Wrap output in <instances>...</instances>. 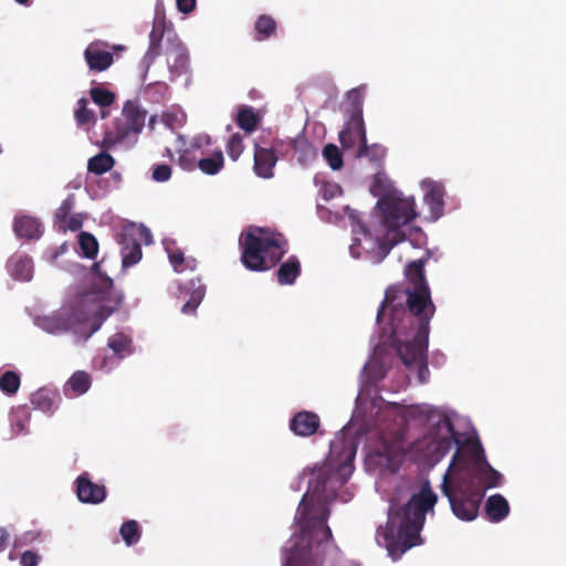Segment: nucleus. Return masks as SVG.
Wrapping results in <instances>:
<instances>
[{
    "mask_svg": "<svg viewBox=\"0 0 566 566\" xmlns=\"http://www.w3.org/2000/svg\"><path fill=\"white\" fill-rule=\"evenodd\" d=\"M301 274V263L295 255L290 256L282 263L276 272L277 282L281 285H290Z\"/></svg>",
    "mask_w": 566,
    "mask_h": 566,
    "instance_id": "nucleus-20",
    "label": "nucleus"
},
{
    "mask_svg": "<svg viewBox=\"0 0 566 566\" xmlns=\"http://www.w3.org/2000/svg\"><path fill=\"white\" fill-rule=\"evenodd\" d=\"M75 484L77 499L82 503L99 504L106 497V488L92 482L86 475H80Z\"/></svg>",
    "mask_w": 566,
    "mask_h": 566,
    "instance_id": "nucleus-10",
    "label": "nucleus"
},
{
    "mask_svg": "<svg viewBox=\"0 0 566 566\" xmlns=\"http://www.w3.org/2000/svg\"><path fill=\"white\" fill-rule=\"evenodd\" d=\"M90 94L93 102L102 107L109 106L115 101L114 93L103 87H93Z\"/></svg>",
    "mask_w": 566,
    "mask_h": 566,
    "instance_id": "nucleus-38",
    "label": "nucleus"
},
{
    "mask_svg": "<svg viewBox=\"0 0 566 566\" xmlns=\"http://www.w3.org/2000/svg\"><path fill=\"white\" fill-rule=\"evenodd\" d=\"M67 384L77 395L85 394L91 387V377L85 371H76L69 379Z\"/></svg>",
    "mask_w": 566,
    "mask_h": 566,
    "instance_id": "nucleus-35",
    "label": "nucleus"
},
{
    "mask_svg": "<svg viewBox=\"0 0 566 566\" xmlns=\"http://www.w3.org/2000/svg\"><path fill=\"white\" fill-rule=\"evenodd\" d=\"M39 560H40V556L36 553H34L32 551H25L21 555L20 563L22 566H38Z\"/></svg>",
    "mask_w": 566,
    "mask_h": 566,
    "instance_id": "nucleus-45",
    "label": "nucleus"
},
{
    "mask_svg": "<svg viewBox=\"0 0 566 566\" xmlns=\"http://www.w3.org/2000/svg\"><path fill=\"white\" fill-rule=\"evenodd\" d=\"M171 177V168L168 165H157L153 169V179L157 182H165Z\"/></svg>",
    "mask_w": 566,
    "mask_h": 566,
    "instance_id": "nucleus-43",
    "label": "nucleus"
},
{
    "mask_svg": "<svg viewBox=\"0 0 566 566\" xmlns=\"http://www.w3.org/2000/svg\"><path fill=\"white\" fill-rule=\"evenodd\" d=\"M237 125L245 133L254 132L260 123V117L251 106H242L238 111Z\"/></svg>",
    "mask_w": 566,
    "mask_h": 566,
    "instance_id": "nucleus-22",
    "label": "nucleus"
},
{
    "mask_svg": "<svg viewBox=\"0 0 566 566\" xmlns=\"http://www.w3.org/2000/svg\"><path fill=\"white\" fill-rule=\"evenodd\" d=\"M226 149L229 157L235 161L244 149L243 137L239 133L233 134L227 143Z\"/></svg>",
    "mask_w": 566,
    "mask_h": 566,
    "instance_id": "nucleus-39",
    "label": "nucleus"
},
{
    "mask_svg": "<svg viewBox=\"0 0 566 566\" xmlns=\"http://www.w3.org/2000/svg\"><path fill=\"white\" fill-rule=\"evenodd\" d=\"M191 285L193 286V291L191 292L190 298L181 307V312L187 315L196 312L206 294V287L203 285L198 284V286H195L193 281H191Z\"/></svg>",
    "mask_w": 566,
    "mask_h": 566,
    "instance_id": "nucleus-34",
    "label": "nucleus"
},
{
    "mask_svg": "<svg viewBox=\"0 0 566 566\" xmlns=\"http://www.w3.org/2000/svg\"><path fill=\"white\" fill-rule=\"evenodd\" d=\"M20 376L13 370H7L0 376V389L7 396H13L20 388Z\"/></svg>",
    "mask_w": 566,
    "mask_h": 566,
    "instance_id": "nucleus-30",
    "label": "nucleus"
},
{
    "mask_svg": "<svg viewBox=\"0 0 566 566\" xmlns=\"http://www.w3.org/2000/svg\"><path fill=\"white\" fill-rule=\"evenodd\" d=\"M94 118L93 112L87 108V101L81 98L77 102V108L75 111V119L78 125L88 124Z\"/></svg>",
    "mask_w": 566,
    "mask_h": 566,
    "instance_id": "nucleus-40",
    "label": "nucleus"
},
{
    "mask_svg": "<svg viewBox=\"0 0 566 566\" xmlns=\"http://www.w3.org/2000/svg\"><path fill=\"white\" fill-rule=\"evenodd\" d=\"M386 149L384 146L378 144L368 145L367 140L361 143L357 149V157H366L370 161L379 163L385 158Z\"/></svg>",
    "mask_w": 566,
    "mask_h": 566,
    "instance_id": "nucleus-31",
    "label": "nucleus"
},
{
    "mask_svg": "<svg viewBox=\"0 0 566 566\" xmlns=\"http://www.w3.org/2000/svg\"><path fill=\"white\" fill-rule=\"evenodd\" d=\"M224 165V158L221 150H216L210 157L198 161L199 169L206 175L218 174Z\"/></svg>",
    "mask_w": 566,
    "mask_h": 566,
    "instance_id": "nucleus-25",
    "label": "nucleus"
},
{
    "mask_svg": "<svg viewBox=\"0 0 566 566\" xmlns=\"http://www.w3.org/2000/svg\"><path fill=\"white\" fill-rule=\"evenodd\" d=\"M56 397L57 395L55 392L41 388L32 395L31 402L35 409L52 413L57 407Z\"/></svg>",
    "mask_w": 566,
    "mask_h": 566,
    "instance_id": "nucleus-21",
    "label": "nucleus"
},
{
    "mask_svg": "<svg viewBox=\"0 0 566 566\" xmlns=\"http://www.w3.org/2000/svg\"><path fill=\"white\" fill-rule=\"evenodd\" d=\"M119 534L127 546L136 544L142 536L138 523L134 520L126 521L119 528Z\"/></svg>",
    "mask_w": 566,
    "mask_h": 566,
    "instance_id": "nucleus-28",
    "label": "nucleus"
},
{
    "mask_svg": "<svg viewBox=\"0 0 566 566\" xmlns=\"http://www.w3.org/2000/svg\"><path fill=\"white\" fill-rule=\"evenodd\" d=\"M291 144L292 148L295 150L302 147H308V144L305 138L293 139Z\"/></svg>",
    "mask_w": 566,
    "mask_h": 566,
    "instance_id": "nucleus-49",
    "label": "nucleus"
},
{
    "mask_svg": "<svg viewBox=\"0 0 566 566\" xmlns=\"http://www.w3.org/2000/svg\"><path fill=\"white\" fill-rule=\"evenodd\" d=\"M366 128L363 117L348 116L344 129L339 133V142L345 149L354 148L357 144L365 143Z\"/></svg>",
    "mask_w": 566,
    "mask_h": 566,
    "instance_id": "nucleus-9",
    "label": "nucleus"
},
{
    "mask_svg": "<svg viewBox=\"0 0 566 566\" xmlns=\"http://www.w3.org/2000/svg\"><path fill=\"white\" fill-rule=\"evenodd\" d=\"M241 262L250 271L265 272L287 253L289 244L282 233L256 227L240 239Z\"/></svg>",
    "mask_w": 566,
    "mask_h": 566,
    "instance_id": "nucleus-5",
    "label": "nucleus"
},
{
    "mask_svg": "<svg viewBox=\"0 0 566 566\" xmlns=\"http://www.w3.org/2000/svg\"><path fill=\"white\" fill-rule=\"evenodd\" d=\"M321 426L319 417L313 411H300L290 421V429L298 437L315 434Z\"/></svg>",
    "mask_w": 566,
    "mask_h": 566,
    "instance_id": "nucleus-11",
    "label": "nucleus"
},
{
    "mask_svg": "<svg viewBox=\"0 0 566 566\" xmlns=\"http://www.w3.org/2000/svg\"><path fill=\"white\" fill-rule=\"evenodd\" d=\"M437 501V494L426 482L405 505L389 509L386 525H380L377 528L376 541L378 545L386 548L394 560L399 559L407 551L422 543L420 532L426 521V514L433 512Z\"/></svg>",
    "mask_w": 566,
    "mask_h": 566,
    "instance_id": "nucleus-4",
    "label": "nucleus"
},
{
    "mask_svg": "<svg viewBox=\"0 0 566 566\" xmlns=\"http://www.w3.org/2000/svg\"><path fill=\"white\" fill-rule=\"evenodd\" d=\"M168 258L176 272L185 270L186 259L180 249H167Z\"/></svg>",
    "mask_w": 566,
    "mask_h": 566,
    "instance_id": "nucleus-42",
    "label": "nucleus"
},
{
    "mask_svg": "<svg viewBox=\"0 0 566 566\" xmlns=\"http://www.w3.org/2000/svg\"><path fill=\"white\" fill-rule=\"evenodd\" d=\"M392 346L407 367L418 368V378L421 384L427 382L429 368L427 364L428 338L430 324H427L426 332L422 331V324L406 325L403 333L398 334L392 328Z\"/></svg>",
    "mask_w": 566,
    "mask_h": 566,
    "instance_id": "nucleus-7",
    "label": "nucleus"
},
{
    "mask_svg": "<svg viewBox=\"0 0 566 566\" xmlns=\"http://www.w3.org/2000/svg\"><path fill=\"white\" fill-rule=\"evenodd\" d=\"M118 243L120 244V254L124 268L133 266L139 262L142 259V247L130 233H120Z\"/></svg>",
    "mask_w": 566,
    "mask_h": 566,
    "instance_id": "nucleus-15",
    "label": "nucleus"
},
{
    "mask_svg": "<svg viewBox=\"0 0 566 566\" xmlns=\"http://www.w3.org/2000/svg\"><path fill=\"white\" fill-rule=\"evenodd\" d=\"M11 275L20 281H30L33 274L32 259L28 255H13L8 261Z\"/></svg>",
    "mask_w": 566,
    "mask_h": 566,
    "instance_id": "nucleus-18",
    "label": "nucleus"
},
{
    "mask_svg": "<svg viewBox=\"0 0 566 566\" xmlns=\"http://www.w3.org/2000/svg\"><path fill=\"white\" fill-rule=\"evenodd\" d=\"M166 54L168 56V60L170 57L174 59V64L171 65L172 69L182 70L186 67L188 62V53L181 42L177 41L170 43V45L166 50Z\"/></svg>",
    "mask_w": 566,
    "mask_h": 566,
    "instance_id": "nucleus-27",
    "label": "nucleus"
},
{
    "mask_svg": "<svg viewBox=\"0 0 566 566\" xmlns=\"http://www.w3.org/2000/svg\"><path fill=\"white\" fill-rule=\"evenodd\" d=\"M196 0H176L177 8L180 12L188 14L196 8Z\"/></svg>",
    "mask_w": 566,
    "mask_h": 566,
    "instance_id": "nucleus-46",
    "label": "nucleus"
},
{
    "mask_svg": "<svg viewBox=\"0 0 566 566\" xmlns=\"http://www.w3.org/2000/svg\"><path fill=\"white\" fill-rule=\"evenodd\" d=\"M343 483L338 472L331 465H322L312 471L307 491L297 507L296 521L301 531L317 543H310L306 551L294 555L291 566H323L325 553L322 544L333 538L327 525L331 514L327 504Z\"/></svg>",
    "mask_w": 566,
    "mask_h": 566,
    "instance_id": "nucleus-2",
    "label": "nucleus"
},
{
    "mask_svg": "<svg viewBox=\"0 0 566 566\" xmlns=\"http://www.w3.org/2000/svg\"><path fill=\"white\" fill-rule=\"evenodd\" d=\"M440 430L444 431V434L438 439L436 446V452L443 457L453 447L458 448L459 444H463L462 434L454 429L452 421L448 418L440 422Z\"/></svg>",
    "mask_w": 566,
    "mask_h": 566,
    "instance_id": "nucleus-14",
    "label": "nucleus"
},
{
    "mask_svg": "<svg viewBox=\"0 0 566 566\" xmlns=\"http://www.w3.org/2000/svg\"><path fill=\"white\" fill-rule=\"evenodd\" d=\"M78 244L83 255L87 259H95L98 252V242L96 238L88 232H81Z\"/></svg>",
    "mask_w": 566,
    "mask_h": 566,
    "instance_id": "nucleus-33",
    "label": "nucleus"
},
{
    "mask_svg": "<svg viewBox=\"0 0 566 566\" xmlns=\"http://www.w3.org/2000/svg\"><path fill=\"white\" fill-rule=\"evenodd\" d=\"M254 30L255 40H268L276 32V21L269 14H261L254 23Z\"/></svg>",
    "mask_w": 566,
    "mask_h": 566,
    "instance_id": "nucleus-23",
    "label": "nucleus"
},
{
    "mask_svg": "<svg viewBox=\"0 0 566 566\" xmlns=\"http://www.w3.org/2000/svg\"><path fill=\"white\" fill-rule=\"evenodd\" d=\"M178 163L185 170H192L195 167L193 159L188 157L186 154L180 155Z\"/></svg>",
    "mask_w": 566,
    "mask_h": 566,
    "instance_id": "nucleus-47",
    "label": "nucleus"
},
{
    "mask_svg": "<svg viewBox=\"0 0 566 566\" xmlns=\"http://www.w3.org/2000/svg\"><path fill=\"white\" fill-rule=\"evenodd\" d=\"M510 513V505L501 494L491 495L485 503V514L493 523L503 521Z\"/></svg>",
    "mask_w": 566,
    "mask_h": 566,
    "instance_id": "nucleus-17",
    "label": "nucleus"
},
{
    "mask_svg": "<svg viewBox=\"0 0 566 566\" xmlns=\"http://www.w3.org/2000/svg\"><path fill=\"white\" fill-rule=\"evenodd\" d=\"M8 539H9L8 532L3 527H0V552L6 548Z\"/></svg>",
    "mask_w": 566,
    "mask_h": 566,
    "instance_id": "nucleus-48",
    "label": "nucleus"
},
{
    "mask_svg": "<svg viewBox=\"0 0 566 566\" xmlns=\"http://www.w3.org/2000/svg\"><path fill=\"white\" fill-rule=\"evenodd\" d=\"M377 207L381 211L382 224L387 229L385 241L380 243V250L386 255L392 247L405 240L400 227L416 219V203L413 198L388 193L378 200Z\"/></svg>",
    "mask_w": 566,
    "mask_h": 566,
    "instance_id": "nucleus-6",
    "label": "nucleus"
},
{
    "mask_svg": "<svg viewBox=\"0 0 566 566\" xmlns=\"http://www.w3.org/2000/svg\"><path fill=\"white\" fill-rule=\"evenodd\" d=\"M107 345L118 358L132 354V339L123 333L109 337Z\"/></svg>",
    "mask_w": 566,
    "mask_h": 566,
    "instance_id": "nucleus-26",
    "label": "nucleus"
},
{
    "mask_svg": "<svg viewBox=\"0 0 566 566\" xmlns=\"http://www.w3.org/2000/svg\"><path fill=\"white\" fill-rule=\"evenodd\" d=\"M276 161L277 157L273 149L264 148L255 144L253 169L256 176L264 179L272 178Z\"/></svg>",
    "mask_w": 566,
    "mask_h": 566,
    "instance_id": "nucleus-13",
    "label": "nucleus"
},
{
    "mask_svg": "<svg viewBox=\"0 0 566 566\" xmlns=\"http://www.w3.org/2000/svg\"><path fill=\"white\" fill-rule=\"evenodd\" d=\"M443 476L442 493L462 521L476 517L485 490L500 484L501 473L488 462L480 441L462 437Z\"/></svg>",
    "mask_w": 566,
    "mask_h": 566,
    "instance_id": "nucleus-1",
    "label": "nucleus"
},
{
    "mask_svg": "<svg viewBox=\"0 0 566 566\" xmlns=\"http://www.w3.org/2000/svg\"><path fill=\"white\" fill-rule=\"evenodd\" d=\"M75 199L74 195H69L57 208L55 212V218L59 222L62 220H67V217L71 216V211L74 208Z\"/></svg>",
    "mask_w": 566,
    "mask_h": 566,
    "instance_id": "nucleus-41",
    "label": "nucleus"
},
{
    "mask_svg": "<svg viewBox=\"0 0 566 566\" xmlns=\"http://www.w3.org/2000/svg\"><path fill=\"white\" fill-rule=\"evenodd\" d=\"M14 1L22 6H29V3H30V0H14Z\"/></svg>",
    "mask_w": 566,
    "mask_h": 566,
    "instance_id": "nucleus-51",
    "label": "nucleus"
},
{
    "mask_svg": "<svg viewBox=\"0 0 566 566\" xmlns=\"http://www.w3.org/2000/svg\"><path fill=\"white\" fill-rule=\"evenodd\" d=\"M154 87L158 88L160 92H163V94H166L169 90L166 83H157L154 85Z\"/></svg>",
    "mask_w": 566,
    "mask_h": 566,
    "instance_id": "nucleus-50",
    "label": "nucleus"
},
{
    "mask_svg": "<svg viewBox=\"0 0 566 566\" xmlns=\"http://www.w3.org/2000/svg\"><path fill=\"white\" fill-rule=\"evenodd\" d=\"M363 88L356 87L347 93V114L352 117H363Z\"/></svg>",
    "mask_w": 566,
    "mask_h": 566,
    "instance_id": "nucleus-29",
    "label": "nucleus"
},
{
    "mask_svg": "<svg viewBox=\"0 0 566 566\" xmlns=\"http://www.w3.org/2000/svg\"><path fill=\"white\" fill-rule=\"evenodd\" d=\"M60 223H61V228L64 231L65 230L77 231L82 228L83 220L80 214H73V216H69L67 220H62Z\"/></svg>",
    "mask_w": 566,
    "mask_h": 566,
    "instance_id": "nucleus-44",
    "label": "nucleus"
},
{
    "mask_svg": "<svg viewBox=\"0 0 566 566\" xmlns=\"http://www.w3.org/2000/svg\"><path fill=\"white\" fill-rule=\"evenodd\" d=\"M115 165L114 158L108 153H99L88 160L87 169L95 175H103Z\"/></svg>",
    "mask_w": 566,
    "mask_h": 566,
    "instance_id": "nucleus-24",
    "label": "nucleus"
},
{
    "mask_svg": "<svg viewBox=\"0 0 566 566\" xmlns=\"http://www.w3.org/2000/svg\"><path fill=\"white\" fill-rule=\"evenodd\" d=\"M125 117V127L118 129L120 137L127 136L129 133H140L145 125L146 112L142 111L138 105L132 101H127L123 107Z\"/></svg>",
    "mask_w": 566,
    "mask_h": 566,
    "instance_id": "nucleus-12",
    "label": "nucleus"
},
{
    "mask_svg": "<svg viewBox=\"0 0 566 566\" xmlns=\"http://www.w3.org/2000/svg\"><path fill=\"white\" fill-rule=\"evenodd\" d=\"M91 312L93 313L92 326H91L90 332L86 333L84 336L85 340L88 339L95 332H97L101 328L104 321L108 316H111L113 310L107 306L101 305L97 307L96 311H91Z\"/></svg>",
    "mask_w": 566,
    "mask_h": 566,
    "instance_id": "nucleus-36",
    "label": "nucleus"
},
{
    "mask_svg": "<svg viewBox=\"0 0 566 566\" xmlns=\"http://www.w3.org/2000/svg\"><path fill=\"white\" fill-rule=\"evenodd\" d=\"M428 259L429 253L426 258L411 261L406 265L405 276L412 289L392 285L386 290L385 298L377 313L378 323L382 321L386 311H389V325L396 333H403L406 325L419 324H422V331L426 332L427 324H430L436 312L424 274V264Z\"/></svg>",
    "mask_w": 566,
    "mask_h": 566,
    "instance_id": "nucleus-3",
    "label": "nucleus"
},
{
    "mask_svg": "<svg viewBox=\"0 0 566 566\" xmlns=\"http://www.w3.org/2000/svg\"><path fill=\"white\" fill-rule=\"evenodd\" d=\"M166 29L165 20L156 19L149 34V46L145 54V60L153 62L161 53V40Z\"/></svg>",
    "mask_w": 566,
    "mask_h": 566,
    "instance_id": "nucleus-19",
    "label": "nucleus"
},
{
    "mask_svg": "<svg viewBox=\"0 0 566 566\" xmlns=\"http://www.w3.org/2000/svg\"><path fill=\"white\" fill-rule=\"evenodd\" d=\"M99 266H101V264H99L98 262H95V263L93 264V266H92V270H93L94 272H98Z\"/></svg>",
    "mask_w": 566,
    "mask_h": 566,
    "instance_id": "nucleus-52",
    "label": "nucleus"
},
{
    "mask_svg": "<svg viewBox=\"0 0 566 566\" xmlns=\"http://www.w3.org/2000/svg\"><path fill=\"white\" fill-rule=\"evenodd\" d=\"M83 55L88 70L94 73L104 72L114 63V54L105 50V43L99 41L91 42Z\"/></svg>",
    "mask_w": 566,
    "mask_h": 566,
    "instance_id": "nucleus-8",
    "label": "nucleus"
},
{
    "mask_svg": "<svg viewBox=\"0 0 566 566\" xmlns=\"http://www.w3.org/2000/svg\"><path fill=\"white\" fill-rule=\"evenodd\" d=\"M13 230L19 238L29 240H36L43 233L42 224L40 221L31 216L15 217L13 222Z\"/></svg>",
    "mask_w": 566,
    "mask_h": 566,
    "instance_id": "nucleus-16",
    "label": "nucleus"
},
{
    "mask_svg": "<svg viewBox=\"0 0 566 566\" xmlns=\"http://www.w3.org/2000/svg\"><path fill=\"white\" fill-rule=\"evenodd\" d=\"M323 156L333 170H337L343 167V155L334 144H328L324 147Z\"/></svg>",
    "mask_w": 566,
    "mask_h": 566,
    "instance_id": "nucleus-37",
    "label": "nucleus"
},
{
    "mask_svg": "<svg viewBox=\"0 0 566 566\" xmlns=\"http://www.w3.org/2000/svg\"><path fill=\"white\" fill-rule=\"evenodd\" d=\"M424 201L430 206L434 214H441L443 208V190L441 186L432 185L424 196Z\"/></svg>",
    "mask_w": 566,
    "mask_h": 566,
    "instance_id": "nucleus-32",
    "label": "nucleus"
},
{
    "mask_svg": "<svg viewBox=\"0 0 566 566\" xmlns=\"http://www.w3.org/2000/svg\"><path fill=\"white\" fill-rule=\"evenodd\" d=\"M107 113L105 111H102V117H105Z\"/></svg>",
    "mask_w": 566,
    "mask_h": 566,
    "instance_id": "nucleus-53",
    "label": "nucleus"
}]
</instances>
